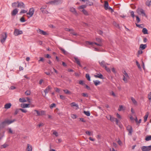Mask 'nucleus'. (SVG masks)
<instances>
[{
	"label": "nucleus",
	"mask_w": 151,
	"mask_h": 151,
	"mask_svg": "<svg viewBox=\"0 0 151 151\" xmlns=\"http://www.w3.org/2000/svg\"><path fill=\"white\" fill-rule=\"evenodd\" d=\"M85 133L86 134L88 135L89 136H90L91 135V132L89 131H87Z\"/></svg>",
	"instance_id": "e2e57ef3"
},
{
	"label": "nucleus",
	"mask_w": 151,
	"mask_h": 151,
	"mask_svg": "<svg viewBox=\"0 0 151 151\" xmlns=\"http://www.w3.org/2000/svg\"><path fill=\"white\" fill-rule=\"evenodd\" d=\"M18 9L17 8L15 9L12 12V16L15 15L18 13Z\"/></svg>",
	"instance_id": "4468645a"
},
{
	"label": "nucleus",
	"mask_w": 151,
	"mask_h": 151,
	"mask_svg": "<svg viewBox=\"0 0 151 151\" xmlns=\"http://www.w3.org/2000/svg\"><path fill=\"white\" fill-rule=\"evenodd\" d=\"M31 92L30 91H27L25 92V94L27 96L29 95L30 94Z\"/></svg>",
	"instance_id": "a18cd8bd"
},
{
	"label": "nucleus",
	"mask_w": 151,
	"mask_h": 151,
	"mask_svg": "<svg viewBox=\"0 0 151 151\" xmlns=\"http://www.w3.org/2000/svg\"><path fill=\"white\" fill-rule=\"evenodd\" d=\"M26 150V151H32V146L29 144H28Z\"/></svg>",
	"instance_id": "ddd939ff"
},
{
	"label": "nucleus",
	"mask_w": 151,
	"mask_h": 151,
	"mask_svg": "<svg viewBox=\"0 0 151 151\" xmlns=\"http://www.w3.org/2000/svg\"><path fill=\"white\" fill-rule=\"evenodd\" d=\"M17 2H14L12 4V6L13 8H15L17 7Z\"/></svg>",
	"instance_id": "72a5a7b5"
},
{
	"label": "nucleus",
	"mask_w": 151,
	"mask_h": 151,
	"mask_svg": "<svg viewBox=\"0 0 151 151\" xmlns=\"http://www.w3.org/2000/svg\"><path fill=\"white\" fill-rule=\"evenodd\" d=\"M70 105L72 107L73 106H76L78 108V105L75 103V102H72L70 104Z\"/></svg>",
	"instance_id": "b1692460"
},
{
	"label": "nucleus",
	"mask_w": 151,
	"mask_h": 151,
	"mask_svg": "<svg viewBox=\"0 0 151 151\" xmlns=\"http://www.w3.org/2000/svg\"><path fill=\"white\" fill-rule=\"evenodd\" d=\"M80 120L82 122H85L86 121L83 118H80Z\"/></svg>",
	"instance_id": "338daca9"
},
{
	"label": "nucleus",
	"mask_w": 151,
	"mask_h": 151,
	"mask_svg": "<svg viewBox=\"0 0 151 151\" xmlns=\"http://www.w3.org/2000/svg\"><path fill=\"white\" fill-rule=\"evenodd\" d=\"M81 11L83 12V13L86 15H88V13L87 11L85 9H83V10H80Z\"/></svg>",
	"instance_id": "cd10ccee"
},
{
	"label": "nucleus",
	"mask_w": 151,
	"mask_h": 151,
	"mask_svg": "<svg viewBox=\"0 0 151 151\" xmlns=\"http://www.w3.org/2000/svg\"><path fill=\"white\" fill-rule=\"evenodd\" d=\"M55 106L56 104L54 103H53L50 105V107L51 109H52L53 108V107H55Z\"/></svg>",
	"instance_id": "de8ad7c7"
},
{
	"label": "nucleus",
	"mask_w": 151,
	"mask_h": 151,
	"mask_svg": "<svg viewBox=\"0 0 151 151\" xmlns=\"http://www.w3.org/2000/svg\"><path fill=\"white\" fill-rule=\"evenodd\" d=\"M11 106V103H7L4 106V108L6 109H8L10 108Z\"/></svg>",
	"instance_id": "6ab92c4d"
},
{
	"label": "nucleus",
	"mask_w": 151,
	"mask_h": 151,
	"mask_svg": "<svg viewBox=\"0 0 151 151\" xmlns=\"http://www.w3.org/2000/svg\"><path fill=\"white\" fill-rule=\"evenodd\" d=\"M142 151H149L151 150V145L149 146H143L141 147Z\"/></svg>",
	"instance_id": "7ed1b4c3"
},
{
	"label": "nucleus",
	"mask_w": 151,
	"mask_h": 151,
	"mask_svg": "<svg viewBox=\"0 0 151 151\" xmlns=\"http://www.w3.org/2000/svg\"><path fill=\"white\" fill-rule=\"evenodd\" d=\"M34 12L35 9L33 8H30L29 9V12L27 13V15H29V18L32 16L34 14Z\"/></svg>",
	"instance_id": "20e7f679"
},
{
	"label": "nucleus",
	"mask_w": 151,
	"mask_h": 151,
	"mask_svg": "<svg viewBox=\"0 0 151 151\" xmlns=\"http://www.w3.org/2000/svg\"><path fill=\"white\" fill-rule=\"evenodd\" d=\"M94 77L96 78H100L103 79V76L101 74H98L97 75H94Z\"/></svg>",
	"instance_id": "a211bd4d"
},
{
	"label": "nucleus",
	"mask_w": 151,
	"mask_h": 151,
	"mask_svg": "<svg viewBox=\"0 0 151 151\" xmlns=\"http://www.w3.org/2000/svg\"><path fill=\"white\" fill-rule=\"evenodd\" d=\"M16 121L15 119H14L12 120H10L8 119H5L0 123V129H1L4 128L7 125L10 124Z\"/></svg>",
	"instance_id": "f257e3e1"
},
{
	"label": "nucleus",
	"mask_w": 151,
	"mask_h": 151,
	"mask_svg": "<svg viewBox=\"0 0 151 151\" xmlns=\"http://www.w3.org/2000/svg\"><path fill=\"white\" fill-rule=\"evenodd\" d=\"M51 89V88L50 86H48L44 90V92L45 93V96L46 95V94Z\"/></svg>",
	"instance_id": "9b49d317"
},
{
	"label": "nucleus",
	"mask_w": 151,
	"mask_h": 151,
	"mask_svg": "<svg viewBox=\"0 0 151 151\" xmlns=\"http://www.w3.org/2000/svg\"><path fill=\"white\" fill-rule=\"evenodd\" d=\"M136 18L137 22L138 23L140 22V19L138 16H136Z\"/></svg>",
	"instance_id": "4d7b16f0"
},
{
	"label": "nucleus",
	"mask_w": 151,
	"mask_h": 151,
	"mask_svg": "<svg viewBox=\"0 0 151 151\" xmlns=\"http://www.w3.org/2000/svg\"><path fill=\"white\" fill-rule=\"evenodd\" d=\"M113 24L114 25H115L116 27L119 28V25L117 24L116 22H113Z\"/></svg>",
	"instance_id": "052dcab7"
},
{
	"label": "nucleus",
	"mask_w": 151,
	"mask_h": 151,
	"mask_svg": "<svg viewBox=\"0 0 151 151\" xmlns=\"http://www.w3.org/2000/svg\"><path fill=\"white\" fill-rule=\"evenodd\" d=\"M131 13V16L133 17L134 18L135 17V15L134 14V12L133 11H131L130 12Z\"/></svg>",
	"instance_id": "603ef678"
},
{
	"label": "nucleus",
	"mask_w": 151,
	"mask_h": 151,
	"mask_svg": "<svg viewBox=\"0 0 151 151\" xmlns=\"http://www.w3.org/2000/svg\"><path fill=\"white\" fill-rule=\"evenodd\" d=\"M8 146V145L7 144H4V145H3L1 146V148H5L6 147H7Z\"/></svg>",
	"instance_id": "79ce46f5"
},
{
	"label": "nucleus",
	"mask_w": 151,
	"mask_h": 151,
	"mask_svg": "<svg viewBox=\"0 0 151 151\" xmlns=\"http://www.w3.org/2000/svg\"><path fill=\"white\" fill-rule=\"evenodd\" d=\"M37 32L38 33L44 35H48V34L46 32L42 30L39 29H38V30H37Z\"/></svg>",
	"instance_id": "1a4fd4ad"
},
{
	"label": "nucleus",
	"mask_w": 151,
	"mask_h": 151,
	"mask_svg": "<svg viewBox=\"0 0 151 151\" xmlns=\"http://www.w3.org/2000/svg\"><path fill=\"white\" fill-rule=\"evenodd\" d=\"M82 95L84 96L85 97H88V95L87 93H82Z\"/></svg>",
	"instance_id": "864d4df0"
},
{
	"label": "nucleus",
	"mask_w": 151,
	"mask_h": 151,
	"mask_svg": "<svg viewBox=\"0 0 151 151\" xmlns=\"http://www.w3.org/2000/svg\"><path fill=\"white\" fill-rule=\"evenodd\" d=\"M104 68L105 69V70H106V71L109 72L110 73L111 72V70L110 68H108L106 66Z\"/></svg>",
	"instance_id": "e433bc0d"
},
{
	"label": "nucleus",
	"mask_w": 151,
	"mask_h": 151,
	"mask_svg": "<svg viewBox=\"0 0 151 151\" xmlns=\"http://www.w3.org/2000/svg\"><path fill=\"white\" fill-rule=\"evenodd\" d=\"M74 58L75 60V62L80 67H82V66L80 63V60L77 57H74Z\"/></svg>",
	"instance_id": "9d476101"
},
{
	"label": "nucleus",
	"mask_w": 151,
	"mask_h": 151,
	"mask_svg": "<svg viewBox=\"0 0 151 151\" xmlns=\"http://www.w3.org/2000/svg\"><path fill=\"white\" fill-rule=\"evenodd\" d=\"M63 2V0H54L49 1L46 4L52 5H58L62 4Z\"/></svg>",
	"instance_id": "f03ea898"
},
{
	"label": "nucleus",
	"mask_w": 151,
	"mask_h": 151,
	"mask_svg": "<svg viewBox=\"0 0 151 151\" xmlns=\"http://www.w3.org/2000/svg\"><path fill=\"white\" fill-rule=\"evenodd\" d=\"M86 77L88 81H90L91 80L90 79V77L89 76V75L88 74H86Z\"/></svg>",
	"instance_id": "2f4dec72"
},
{
	"label": "nucleus",
	"mask_w": 151,
	"mask_h": 151,
	"mask_svg": "<svg viewBox=\"0 0 151 151\" xmlns=\"http://www.w3.org/2000/svg\"><path fill=\"white\" fill-rule=\"evenodd\" d=\"M60 98L62 100H65V97L63 95H60Z\"/></svg>",
	"instance_id": "69168bd1"
},
{
	"label": "nucleus",
	"mask_w": 151,
	"mask_h": 151,
	"mask_svg": "<svg viewBox=\"0 0 151 151\" xmlns=\"http://www.w3.org/2000/svg\"><path fill=\"white\" fill-rule=\"evenodd\" d=\"M131 100L132 101L133 103L134 104H137V101L135 100V99L133 97H132L131 98Z\"/></svg>",
	"instance_id": "f704fd0d"
},
{
	"label": "nucleus",
	"mask_w": 151,
	"mask_h": 151,
	"mask_svg": "<svg viewBox=\"0 0 151 151\" xmlns=\"http://www.w3.org/2000/svg\"><path fill=\"white\" fill-rule=\"evenodd\" d=\"M127 77H125L124 76H123V79L124 81V82L126 83L127 82Z\"/></svg>",
	"instance_id": "a19ab883"
},
{
	"label": "nucleus",
	"mask_w": 151,
	"mask_h": 151,
	"mask_svg": "<svg viewBox=\"0 0 151 151\" xmlns=\"http://www.w3.org/2000/svg\"><path fill=\"white\" fill-rule=\"evenodd\" d=\"M145 140L146 141H149V140H151V135L146 136Z\"/></svg>",
	"instance_id": "a878e982"
},
{
	"label": "nucleus",
	"mask_w": 151,
	"mask_h": 151,
	"mask_svg": "<svg viewBox=\"0 0 151 151\" xmlns=\"http://www.w3.org/2000/svg\"><path fill=\"white\" fill-rule=\"evenodd\" d=\"M99 63L100 64V65L103 67V68H104L106 65V63L105 62V61L104 60H103L101 62H100V61L99 62Z\"/></svg>",
	"instance_id": "dca6fc26"
},
{
	"label": "nucleus",
	"mask_w": 151,
	"mask_h": 151,
	"mask_svg": "<svg viewBox=\"0 0 151 151\" xmlns=\"http://www.w3.org/2000/svg\"><path fill=\"white\" fill-rule=\"evenodd\" d=\"M19 110H20L19 109H16L15 110V112L14 113V114L15 115H17L18 114V113L19 112Z\"/></svg>",
	"instance_id": "37998d69"
},
{
	"label": "nucleus",
	"mask_w": 151,
	"mask_h": 151,
	"mask_svg": "<svg viewBox=\"0 0 151 151\" xmlns=\"http://www.w3.org/2000/svg\"><path fill=\"white\" fill-rule=\"evenodd\" d=\"M19 109L20 111H22L24 113H26L27 112V111L26 110V109Z\"/></svg>",
	"instance_id": "13d9d810"
},
{
	"label": "nucleus",
	"mask_w": 151,
	"mask_h": 151,
	"mask_svg": "<svg viewBox=\"0 0 151 151\" xmlns=\"http://www.w3.org/2000/svg\"><path fill=\"white\" fill-rule=\"evenodd\" d=\"M151 2V1H147L146 2V4L147 6H150V3Z\"/></svg>",
	"instance_id": "58836bf2"
},
{
	"label": "nucleus",
	"mask_w": 151,
	"mask_h": 151,
	"mask_svg": "<svg viewBox=\"0 0 151 151\" xmlns=\"http://www.w3.org/2000/svg\"><path fill=\"white\" fill-rule=\"evenodd\" d=\"M79 83L81 85H83L84 84V83H83V81L82 80L80 81L79 82Z\"/></svg>",
	"instance_id": "774afa93"
},
{
	"label": "nucleus",
	"mask_w": 151,
	"mask_h": 151,
	"mask_svg": "<svg viewBox=\"0 0 151 151\" xmlns=\"http://www.w3.org/2000/svg\"><path fill=\"white\" fill-rule=\"evenodd\" d=\"M20 21L22 22H24L25 21V20L24 18L22 17L20 18Z\"/></svg>",
	"instance_id": "6e6d98bb"
},
{
	"label": "nucleus",
	"mask_w": 151,
	"mask_h": 151,
	"mask_svg": "<svg viewBox=\"0 0 151 151\" xmlns=\"http://www.w3.org/2000/svg\"><path fill=\"white\" fill-rule=\"evenodd\" d=\"M104 7L105 10H107L108 9L109 3L107 1H104Z\"/></svg>",
	"instance_id": "f8f14e48"
},
{
	"label": "nucleus",
	"mask_w": 151,
	"mask_h": 151,
	"mask_svg": "<svg viewBox=\"0 0 151 151\" xmlns=\"http://www.w3.org/2000/svg\"><path fill=\"white\" fill-rule=\"evenodd\" d=\"M123 73L124 74V76L125 77L127 78L129 77V76L127 73L126 72L125 70L124 71Z\"/></svg>",
	"instance_id": "3c124183"
},
{
	"label": "nucleus",
	"mask_w": 151,
	"mask_h": 151,
	"mask_svg": "<svg viewBox=\"0 0 151 151\" xmlns=\"http://www.w3.org/2000/svg\"><path fill=\"white\" fill-rule=\"evenodd\" d=\"M59 49L61 51H62L63 54L65 55L67 54V52L62 47H60Z\"/></svg>",
	"instance_id": "bb28decb"
},
{
	"label": "nucleus",
	"mask_w": 151,
	"mask_h": 151,
	"mask_svg": "<svg viewBox=\"0 0 151 151\" xmlns=\"http://www.w3.org/2000/svg\"><path fill=\"white\" fill-rule=\"evenodd\" d=\"M93 81L94 83V84L96 86H97V85L100 84L101 83V82L98 80L94 81Z\"/></svg>",
	"instance_id": "5701e85b"
},
{
	"label": "nucleus",
	"mask_w": 151,
	"mask_h": 151,
	"mask_svg": "<svg viewBox=\"0 0 151 151\" xmlns=\"http://www.w3.org/2000/svg\"><path fill=\"white\" fill-rule=\"evenodd\" d=\"M87 5L92 6L93 5V3L91 2H88L86 3Z\"/></svg>",
	"instance_id": "09e8293b"
},
{
	"label": "nucleus",
	"mask_w": 151,
	"mask_h": 151,
	"mask_svg": "<svg viewBox=\"0 0 151 151\" xmlns=\"http://www.w3.org/2000/svg\"><path fill=\"white\" fill-rule=\"evenodd\" d=\"M148 117V114H146L144 116V121L145 122L146 121Z\"/></svg>",
	"instance_id": "4c0bfd02"
},
{
	"label": "nucleus",
	"mask_w": 151,
	"mask_h": 151,
	"mask_svg": "<svg viewBox=\"0 0 151 151\" xmlns=\"http://www.w3.org/2000/svg\"><path fill=\"white\" fill-rule=\"evenodd\" d=\"M29 104H22L21 105V106L22 108H27L29 107Z\"/></svg>",
	"instance_id": "f3484780"
},
{
	"label": "nucleus",
	"mask_w": 151,
	"mask_h": 151,
	"mask_svg": "<svg viewBox=\"0 0 151 151\" xmlns=\"http://www.w3.org/2000/svg\"><path fill=\"white\" fill-rule=\"evenodd\" d=\"M142 32L144 34H148V30L146 28H144L142 30Z\"/></svg>",
	"instance_id": "aec40b11"
},
{
	"label": "nucleus",
	"mask_w": 151,
	"mask_h": 151,
	"mask_svg": "<svg viewBox=\"0 0 151 151\" xmlns=\"http://www.w3.org/2000/svg\"><path fill=\"white\" fill-rule=\"evenodd\" d=\"M34 112H36L37 114L36 115L37 116H40V111H38L36 110H35L33 111Z\"/></svg>",
	"instance_id": "c85d7f7f"
},
{
	"label": "nucleus",
	"mask_w": 151,
	"mask_h": 151,
	"mask_svg": "<svg viewBox=\"0 0 151 151\" xmlns=\"http://www.w3.org/2000/svg\"><path fill=\"white\" fill-rule=\"evenodd\" d=\"M136 63L137 66H138L139 68L140 69L141 68V67L140 66V64L137 61H136Z\"/></svg>",
	"instance_id": "680f3d73"
},
{
	"label": "nucleus",
	"mask_w": 151,
	"mask_h": 151,
	"mask_svg": "<svg viewBox=\"0 0 151 151\" xmlns=\"http://www.w3.org/2000/svg\"><path fill=\"white\" fill-rule=\"evenodd\" d=\"M19 101L21 102H27V100L24 98H20L19 99Z\"/></svg>",
	"instance_id": "393cba45"
},
{
	"label": "nucleus",
	"mask_w": 151,
	"mask_h": 151,
	"mask_svg": "<svg viewBox=\"0 0 151 151\" xmlns=\"http://www.w3.org/2000/svg\"><path fill=\"white\" fill-rule=\"evenodd\" d=\"M96 41L98 42V43H101V40L100 38H96Z\"/></svg>",
	"instance_id": "8fccbe9b"
},
{
	"label": "nucleus",
	"mask_w": 151,
	"mask_h": 151,
	"mask_svg": "<svg viewBox=\"0 0 151 151\" xmlns=\"http://www.w3.org/2000/svg\"><path fill=\"white\" fill-rule=\"evenodd\" d=\"M4 132H3V134L2 133V132L1 131V129H0V139H1L4 136Z\"/></svg>",
	"instance_id": "473e14b6"
},
{
	"label": "nucleus",
	"mask_w": 151,
	"mask_h": 151,
	"mask_svg": "<svg viewBox=\"0 0 151 151\" xmlns=\"http://www.w3.org/2000/svg\"><path fill=\"white\" fill-rule=\"evenodd\" d=\"M87 6V4L81 5L79 7V9L80 10H83V9H84V8L86 7Z\"/></svg>",
	"instance_id": "412c9836"
},
{
	"label": "nucleus",
	"mask_w": 151,
	"mask_h": 151,
	"mask_svg": "<svg viewBox=\"0 0 151 151\" xmlns=\"http://www.w3.org/2000/svg\"><path fill=\"white\" fill-rule=\"evenodd\" d=\"M23 32L22 30H19V29H15L14 32V34L15 36H17L19 35L22 34Z\"/></svg>",
	"instance_id": "39448f33"
},
{
	"label": "nucleus",
	"mask_w": 151,
	"mask_h": 151,
	"mask_svg": "<svg viewBox=\"0 0 151 151\" xmlns=\"http://www.w3.org/2000/svg\"><path fill=\"white\" fill-rule=\"evenodd\" d=\"M123 106L122 105H120L119 106V108L118 109V110L120 111L122 110H123Z\"/></svg>",
	"instance_id": "c03bdc74"
},
{
	"label": "nucleus",
	"mask_w": 151,
	"mask_h": 151,
	"mask_svg": "<svg viewBox=\"0 0 151 151\" xmlns=\"http://www.w3.org/2000/svg\"><path fill=\"white\" fill-rule=\"evenodd\" d=\"M147 47V45L146 44H141L140 46V48L142 50L145 49Z\"/></svg>",
	"instance_id": "4be33fe9"
},
{
	"label": "nucleus",
	"mask_w": 151,
	"mask_h": 151,
	"mask_svg": "<svg viewBox=\"0 0 151 151\" xmlns=\"http://www.w3.org/2000/svg\"><path fill=\"white\" fill-rule=\"evenodd\" d=\"M148 97L149 100H151V92L148 94Z\"/></svg>",
	"instance_id": "0e129e2a"
},
{
	"label": "nucleus",
	"mask_w": 151,
	"mask_h": 151,
	"mask_svg": "<svg viewBox=\"0 0 151 151\" xmlns=\"http://www.w3.org/2000/svg\"><path fill=\"white\" fill-rule=\"evenodd\" d=\"M7 36L6 33H5L4 35H2V36L1 37V38L0 39V41L3 44L4 42L7 38Z\"/></svg>",
	"instance_id": "6e6552de"
},
{
	"label": "nucleus",
	"mask_w": 151,
	"mask_h": 151,
	"mask_svg": "<svg viewBox=\"0 0 151 151\" xmlns=\"http://www.w3.org/2000/svg\"><path fill=\"white\" fill-rule=\"evenodd\" d=\"M94 44H95V45H96L97 46H101L102 45V44L101 43H97L94 42Z\"/></svg>",
	"instance_id": "49530a36"
},
{
	"label": "nucleus",
	"mask_w": 151,
	"mask_h": 151,
	"mask_svg": "<svg viewBox=\"0 0 151 151\" xmlns=\"http://www.w3.org/2000/svg\"><path fill=\"white\" fill-rule=\"evenodd\" d=\"M83 113L86 115V116H90V113L89 111H83Z\"/></svg>",
	"instance_id": "c756f323"
},
{
	"label": "nucleus",
	"mask_w": 151,
	"mask_h": 151,
	"mask_svg": "<svg viewBox=\"0 0 151 151\" xmlns=\"http://www.w3.org/2000/svg\"><path fill=\"white\" fill-rule=\"evenodd\" d=\"M70 11L76 15L77 14V12L75 9L73 7H71L70 8Z\"/></svg>",
	"instance_id": "2eb2a0df"
},
{
	"label": "nucleus",
	"mask_w": 151,
	"mask_h": 151,
	"mask_svg": "<svg viewBox=\"0 0 151 151\" xmlns=\"http://www.w3.org/2000/svg\"><path fill=\"white\" fill-rule=\"evenodd\" d=\"M17 3L18 4L17 5V7L18 8H19L21 9L25 8V5L23 2L17 1Z\"/></svg>",
	"instance_id": "0eeeda50"
},
{
	"label": "nucleus",
	"mask_w": 151,
	"mask_h": 151,
	"mask_svg": "<svg viewBox=\"0 0 151 151\" xmlns=\"http://www.w3.org/2000/svg\"><path fill=\"white\" fill-rule=\"evenodd\" d=\"M63 91L66 94H70L71 93V92L67 89L63 90Z\"/></svg>",
	"instance_id": "7c9ffc66"
},
{
	"label": "nucleus",
	"mask_w": 151,
	"mask_h": 151,
	"mask_svg": "<svg viewBox=\"0 0 151 151\" xmlns=\"http://www.w3.org/2000/svg\"><path fill=\"white\" fill-rule=\"evenodd\" d=\"M71 117L73 119H75L77 117V116L76 114H72L71 115Z\"/></svg>",
	"instance_id": "ea45409f"
},
{
	"label": "nucleus",
	"mask_w": 151,
	"mask_h": 151,
	"mask_svg": "<svg viewBox=\"0 0 151 151\" xmlns=\"http://www.w3.org/2000/svg\"><path fill=\"white\" fill-rule=\"evenodd\" d=\"M45 111H40V116L45 115Z\"/></svg>",
	"instance_id": "bf43d9fd"
},
{
	"label": "nucleus",
	"mask_w": 151,
	"mask_h": 151,
	"mask_svg": "<svg viewBox=\"0 0 151 151\" xmlns=\"http://www.w3.org/2000/svg\"><path fill=\"white\" fill-rule=\"evenodd\" d=\"M116 119V118H114L112 116H111V117H110V120L111 121V122H114L115 121Z\"/></svg>",
	"instance_id": "c9c22d12"
},
{
	"label": "nucleus",
	"mask_w": 151,
	"mask_h": 151,
	"mask_svg": "<svg viewBox=\"0 0 151 151\" xmlns=\"http://www.w3.org/2000/svg\"><path fill=\"white\" fill-rule=\"evenodd\" d=\"M137 13L139 14H142V16L147 17V16L145 12L142 9H138L137 10Z\"/></svg>",
	"instance_id": "423d86ee"
},
{
	"label": "nucleus",
	"mask_w": 151,
	"mask_h": 151,
	"mask_svg": "<svg viewBox=\"0 0 151 151\" xmlns=\"http://www.w3.org/2000/svg\"><path fill=\"white\" fill-rule=\"evenodd\" d=\"M27 11L25 10H22L20 13V14L22 13H26L27 12Z\"/></svg>",
	"instance_id": "5fc2aeb1"
}]
</instances>
